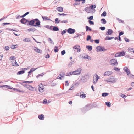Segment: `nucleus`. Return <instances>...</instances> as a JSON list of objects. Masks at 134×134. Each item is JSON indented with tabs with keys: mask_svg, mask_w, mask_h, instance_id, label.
<instances>
[{
	"mask_svg": "<svg viewBox=\"0 0 134 134\" xmlns=\"http://www.w3.org/2000/svg\"><path fill=\"white\" fill-rule=\"evenodd\" d=\"M20 21V22L23 24H25L27 23V25H29L31 26L38 27H40L42 26L41 25L40 21L37 18L32 19L31 20H28L24 18V17Z\"/></svg>",
	"mask_w": 134,
	"mask_h": 134,
	"instance_id": "f257e3e1",
	"label": "nucleus"
},
{
	"mask_svg": "<svg viewBox=\"0 0 134 134\" xmlns=\"http://www.w3.org/2000/svg\"><path fill=\"white\" fill-rule=\"evenodd\" d=\"M92 107L91 104L86 105L82 109V111L83 113H85L92 108Z\"/></svg>",
	"mask_w": 134,
	"mask_h": 134,
	"instance_id": "f03ea898",
	"label": "nucleus"
},
{
	"mask_svg": "<svg viewBox=\"0 0 134 134\" xmlns=\"http://www.w3.org/2000/svg\"><path fill=\"white\" fill-rule=\"evenodd\" d=\"M116 79L114 77L111 76L110 78H108L107 79L106 81L107 83L108 82H110L111 83H115L117 81Z\"/></svg>",
	"mask_w": 134,
	"mask_h": 134,
	"instance_id": "7ed1b4c3",
	"label": "nucleus"
},
{
	"mask_svg": "<svg viewBox=\"0 0 134 134\" xmlns=\"http://www.w3.org/2000/svg\"><path fill=\"white\" fill-rule=\"evenodd\" d=\"M82 70V69L80 68H79L76 70L72 72V74H73V75H79L81 73Z\"/></svg>",
	"mask_w": 134,
	"mask_h": 134,
	"instance_id": "20e7f679",
	"label": "nucleus"
},
{
	"mask_svg": "<svg viewBox=\"0 0 134 134\" xmlns=\"http://www.w3.org/2000/svg\"><path fill=\"white\" fill-rule=\"evenodd\" d=\"M96 49L97 50V52L104 51L107 50L106 49H105L104 46H97L96 48Z\"/></svg>",
	"mask_w": 134,
	"mask_h": 134,
	"instance_id": "39448f33",
	"label": "nucleus"
},
{
	"mask_svg": "<svg viewBox=\"0 0 134 134\" xmlns=\"http://www.w3.org/2000/svg\"><path fill=\"white\" fill-rule=\"evenodd\" d=\"M88 77V74H85L84 76H82L80 79L81 82H86L87 80V78Z\"/></svg>",
	"mask_w": 134,
	"mask_h": 134,
	"instance_id": "423d86ee",
	"label": "nucleus"
},
{
	"mask_svg": "<svg viewBox=\"0 0 134 134\" xmlns=\"http://www.w3.org/2000/svg\"><path fill=\"white\" fill-rule=\"evenodd\" d=\"M109 62L113 66L115 65L116 64V65H117L118 64V63L116 58H114L111 60Z\"/></svg>",
	"mask_w": 134,
	"mask_h": 134,
	"instance_id": "0eeeda50",
	"label": "nucleus"
},
{
	"mask_svg": "<svg viewBox=\"0 0 134 134\" xmlns=\"http://www.w3.org/2000/svg\"><path fill=\"white\" fill-rule=\"evenodd\" d=\"M20 69L22 70H20L17 73V75H19L25 73V71L27 69L26 68H21Z\"/></svg>",
	"mask_w": 134,
	"mask_h": 134,
	"instance_id": "6e6552de",
	"label": "nucleus"
},
{
	"mask_svg": "<svg viewBox=\"0 0 134 134\" xmlns=\"http://www.w3.org/2000/svg\"><path fill=\"white\" fill-rule=\"evenodd\" d=\"M124 71L127 74L129 77L130 75L131 74V72L129 69L126 66L125 67L123 68Z\"/></svg>",
	"mask_w": 134,
	"mask_h": 134,
	"instance_id": "1a4fd4ad",
	"label": "nucleus"
},
{
	"mask_svg": "<svg viewBox=\"0 0 134 134\" xmlns=\"http://www.w3.org/2000/svg\"><path fill=\"white\" fill-rule=\"evenodd\" d=\"M76 32L75 29L71 28H69L67 29V32L70 34L74 33Z\"/></svg>",
	"mask_w": 134,
	"mask_h": 134,
	"instance_id": "9d476101",
	"label": "nucleus"
},
{
	"mask_svg": "<svg viewBox=\"0 0 134 134\" xmlns=\"http://www.w3.org/2000/svg\"><path fill=\"white\" fill-rule=\"evenodd\" d=\"M65 75V73L64 72H61L60 73L59 76L57 77V78L60 80H62V77H64Z\"/></svg>",
	"mask_w": 134,
	"mask_h": 134,
	"instance_id": "9b49d317",
	"label": "nucleus"
},
{
	"mask_svg": "<svg viewBox=\"0 0 134 134\" xmlns=\"http://www.w3.org/2000/svg\"><path fill=\"white\" fill-rule=\"evenodd\" d=\"M113 32V31L111 29H108V31L106 32L105 35H111Z\"/></svg>",
	"mask_w": 134,
	"mask_h": 134,
	"instance_id": "f8f14e48",
	"label": "nucleus"
},
{
	"mask_svg": "<svg viewBox=\"0 0 134 134\" xmlns=\"http://www.w3.org/2000/svg\"><path fill=\"white\" fill-rule=\"evenodd\" d=\"M96 6L95 5H91L89 7H87L85 9H90L91 10H93V11H95V10L94 9V8L96 7Z\"/></svg>",
	"mask_w": 134,
	"mask_h": 134,
	"instance_id": "ddd939ff",
	"label": "nucleus"
},
{
	"mask_svg": "<svg viewBox=\"0 0 134 134\" xmlns=\"http://www.w3.org/2000/svg\"><path fill=\"white\" fill-rule=\"evenodd\" d=\"M34 50L36 52L42 54V50H40L38 48H37L36 47H34Z\"/></svg>",
	"mask_w": 134,
	"mask_h": 134,
	"instance_id": "4468645a",
	"label": "nucleus"
},
{
	"mask_svg": "<svg viewBox=\"0 0 134 134\" xmlns=\"http://www.w3.org/2000/svg\"><path fill=\"white\" fill-rule=\"evenodd\" d=\"M113 72L112 71H108L105 72L104 74V75L105 76H108L111 75L112 74Z\"/></svg>",
	"mask_w": 134,
	"mask_h": 134,
	"instance_id": "2eb2a0df",
	"label": "nucleus"
},
{
	"mask_svg": "<svg viewBox=\"0 0 134 134\" xmlns=\"http://www.w3.org/2000/svg\"><path fill=\"white\" fill-rule=\"evenodd\" d=\"M84 54L85 55L84 57H83V58L88 59L89 60H91V58L90 56H89L86 54L85 53Z\"/></svg>",
	"mask_w": 134,
	"mask_h": 134,
	"instance_id": "dca6fc26",
	"label": "nucleus"
},
{
	"mask_svg": "<svg viewBox=\"0 0 134 134\" xmlns=\"http://www.w3.org/2000/svg\"><path fill=\"white\" fill-rule=\"evenodd\" d=\"M39 119L41 120H43L44 119V115L43 114H41L38 116Z\"/></svg>",
	"mask_w": 134,
	"mask_h": 134,
	"instance_id": "f3484780",
	"label": "nucleus"
},
{
	"mask_svg": "<svg viewBox=\"0 0 134 134\" xmlns=\"http://www.w3.org/2000/svg\"><path fill=\"white\" fill-rule=\"evenodd\" d=\"M86 29V31H91V32L92 31V29L90 28L89 26H86L85 27Z\"/></svg>",
	"mask_w": 134,
	"mask_h": 134,
	"instance_id": "a211bd4d",
	"label": "nucleus"
},
{
	"mask_svg": "<svg viewBox=\"0 0 134 134\" xmlns=\"http://www.w3.org/2000/svg\"><path fill=\"white\" fill-rule=\"evenodd\" d=\"M86 48L89 51H91L92 49V47L91 45H87Z\"/></svg>",
	"mask_w": 134,
	"mask_h": 134,
	"instance_id": "6ab92c4d",
	"label": "nucleus"
},
{
	"mask_svg": "<svg viewBox=\"0 0 134 134\" xmlns=\"http://www.w3.org/2000/svg\"><path fill=\"white\" fill-rule=\"evenodd\" d=\"M27 88L30 90L33 91V89L34 88V87H32L30 85H28L27 86Z\"/></svg>",
	"mask_w": 134,
	"mask_h": 134,
	"instance_id": "aec40b11",
	"label": "nucleus"
},
{
	"mask_svg": "<svg viewBox=\"0 0 134 134\" xmlns=\"http://www.w3.org/2000/svg\"><path fill=\"white\" fill-rule=\"evenodd\" d=\"M42 18L43 19V21H46L47 20H49L51 21H52L53 22H54V21H53L50 19V18H49V17H42Z\"/></svg>",
	"mask_w": 134,
	"mask_h": 134,
	"instance_id": "412c9836",
	"label": "nucleus"
},
{
	"mask_svg": "<svg viewBox=\"0 0 134 134\" xmlns=\"http://www.w3.org/2000/svg\"><path fill=\"white\" fill-rule=\"evenodd\" d=\"M120 56H123L125 55V52L124 51H122L119 52Z\"/></svg>",
	"mask_w": 134,
	"mask_h": 134,
	"instance_id": "4be33fe9",
	"label": "nucleus"
},
{
	"mask_svg": "<svg viewBox=\"0 0 134 134\" xmlns=\"http://www.w3.org/2000/svg\"><path fill=\"white\" fill-rule=\"evenodd\" d=\"M2 87H5L7 88H9V89H12V90L14 91H16V88H13V87H10V86L9 85H5V86H2Z\"/></svg>",
	"mask_w": 134,
	"mask_h": 134,
	"instance_id": "5701e85b",
	"label": "nucleus"
},
{
	"mask_svg": "<svg viewBox=\"0 0 134 134\" xmlns=\"http://www.w3.org/2000/svg\"><path fill=\"white\" fill-rule=\"evenodd\" d=\"M114 38L113 37H110L108 36H107L105 38L104 40H110Z\"/></svg>",
	"mask_w": 134,
	"mask_h": 134,
	"instance_id": "b1692460",
	"label": "nucleus"
},
{
	"mask_svg": "<svg viewBox=\"0 0 134 134\" xmlns=\"http://www.w3.org/2000/svg\"><path fill=\"white\" fill-rule=\"evenodd\" d=\"M23 41L24 42H31V41L30 38H25L23 40Z\"/></svg>",
	"mask_w": 134,
	"mask_h": 134,
	"instance_id": "393cba45",
	"label": "nucleus"
},
{
	"mask_svg": "<svg viewBox=\"0 0 134 134\" xmlns=\"http://www.w3.org/2000/svg\"><path fill=\"white\" fill-rule=\"evenodd\" d=\"M14 62L12 63V65L13 66H19V65L17 63L16 60L14 61Z\"/></svg>",
	"mask_w": 134,
	"mask_h": 134,
	"instance_id": "a878e982",
	"label": "nucleus"
},
{
	"mask_svg": "<svg viewBox=\"0 0 134 134\" xmlns=\"http://www.w3.org/2000/svg\"><path fill=\"white\" fill-rule=\"evenodd\" d=\"M59 30V29L57 26H53V31H57Z\"/></svg>",
	"mask_w": 134,
	"mask_h": 134,
	"instance_id": "bb28decb",
	"label": "nucleus"
},
{
	"mask_svg": "<svg viewBox=\"0 0 134 134\" xmlns=\"http://www.w3.org/2000/svg\"><path fill=\"white\" fill-rule=\"evenodd\" d=\"M108 93L104 92L102 93V96L103 97H105L109 94Z\"/></svg>",
	"mask_w": 134,
	"mask_h": 134,
	"instance_id": "cd10ccee",
	"label": "nucleus"
},
{
	"mask_svg": "<svg viewBox=\"0 0 134 134\" xmlns=\"http://www.w3.org/2000/svg\"><path fill=\"white\" fill-rule=\"evenodd\" d=\"M100 21L102 24H105L107 23L106 20H105V19L104 18H102V19H101L100 20Z\"/></svg>",
	"mask_w": 134,
	"mask_h": 134,
	"instance_id": "c85d7f7f",
	"label": "nucleus"
},
{
	"mask_svg": "<svg viewBox=\"0 0 134 134\" xmlns=\"http://www.w3.org/2000/svg\"><path fill=\"white\" fill-rule=\"evenodd\" d=\"M56 9L57 10L60 12H62L63 10V8L62 7H58Z\"/></svg>",
	"mask_w": 134,
	"mask_h": 134,
	"instance_id": "c756f323",
	"label": "nucleus"
},
{
	"mask_svg": "<svg viewBox=\"0 0 134 134\" xmlns=\"http://www.w3.org/2000/svg\"><path fill=\"white\" fill-rule=\"evenodd\" d=\"M59 51V49L57 46H55L54 48V51L56 53Z\"/></svg>",
	"mask_w": 134,
	"mask_h": 134,
	"instance_id": "7c9ffc66",
	"label": "nucleus"
},
{
	"mask_svg": "<svg viewBox=\"0 0 134 134\" xmlns=\"http://www.w3.org/2000/svg\"><path fill=\"white\" fill-rule=\"evenodd\" d=\"M105 104L108 107L111 106V103L109 102H106L105 103Z\"/></svg>",
	"mask_w": 134,
	"mask_h": 134,
	"instance_id": "2f4dec72",
	"label": "nucleus"
},
{
	"mask_svg": "<svg viewBox=\"0 0 134 134\" xmlns=\"http://www.w3.org/2000/svg\"><path fill=\"white\" fill-rule=\"evenodd\" d=\"M39 91L40 92H43L44 90V88H42L41 87H40V86L39 87Z\"/></svg>",
	"mask_w": 134,
	"mask_h": 134,
	"instance_id": "473e14b6",
	"label": "nucleus"
},
{
	"mask_svg": "<svg viewBox=\"0 0 134 134\" xmlns=\"http://www.w3.org/2000/svg\"><path fill=\"white\" fill-rule=\"evenodd\" d=\"M86 96V95L85 94L83 93L82 94H80V97L82 98H85Z\"/></svg>",
	"mask_w": 134,
	"mask_h": 134,
	"instance_id": "72a5a7b5",
	"label": "nucleus"
},
{
	"mask_svg": "<svg viewBox=\"0 0 134 134\" xmlns=\"http://www.w3.org/2000/svg\"><path fill=\"white\" fill-rule=\"evenodd\" d=\"M48 40L50 43L54 44V42L50 38H48Z\"/></svg>",
	"mask_w": 134,
	"mask_h": 134,
	"instance_id": "f704fd0d",
	"label": "nucleus"
},
{
	"mask_svg": "<svg viewBox=\"0 0 134 134\" xmlns=\"http://www.w3.org/2000/svg\"><path fill=\"white\" fill-rule=\"evenodd\" d=\"M67 32V29H65L63 31H62L61 32V34L62 35H63L64 34L66 33V32Z\"/></svg>",
	"mask_w": 134,
	"mask_h": 134,
	"instance_id": "c9c22d12",
	"label": "nucleus"
},
{
	"mask_svg": "<svg viewBox=\"0 0 134 134\" xmlns=\"http://www.w3.org/2000/svg\"><path fill=\"white\" fill-rule=\"evenodd\" d=\"M18 45L17 44H16V45H12V47H11V48L12 49H15L16 48L18 47Z\"/></svg>",
	"mask_w": 134,
	"mask_h": 134,
	"instance_id": "e433bc0d",
	"label": "nucleus"
},
{
	"mask_svg": "<svg viewBox=\"0 0 134 134\" xmlns=\"http://www.w3.org/2000/svg\"><path fill=\"white\" fill-rule=\"evenodd\" d=\"M113 69L117 72L120 71V69L117 67H114L113 68Z\"/></svg>",
	"mask_w": 134,
	"mask_h": 134,
	"instance_id": "4c0bfd02",
	"label": "nucleus"
},
{
	"mask_svg": "<svg viewBox=\"0 0 134 134\" xmlns=\"http://www.w3.org/2000/svg\"><path fill=\"white\" fill-rule=\"evenodd\" d=\"M133 49H134V48H132L130 47L128 49V50L129 51L134 53V50Z\"/></svg>",
	"mask_w": 134,
	"mask_h": 134,
	"instance_id": "58836bf2",
	"label": "nucleus"
},
{
	"mask_svg": "<svg viewBox=\"0 0 134 134\" xmlns=\"http://www.w3.org/2000/svg\"><path fill=\"white\" fill-rule=\"evenodd\" d=\"M16 92H22V93H24V91L22 90H20L19 89L16 88Z\"/></svg>",
	"mask_w": 134,
	"mask_h": 134,
	"instance_id": "ea45409f",
	"label": "nucleus"
},
{
	"mask_svg": "<svg viewBox=\"0 0 134 134\" xmlns=\"http://www.w3.org/2000/svg\"><path fill=\"white\" fill-rule=\"evenodd\" d=\"M91 37L89 35L87 36V38L86 39V41H88L91 40Z\"/></svg>",
	"mask_w": 134,
	"mask_h": 134,
	"instance_id": "a19ab883",
	"label": "nucleus"
},
{
	"mask_svg": "<svg viewBox=\"0 0 134 134\" xmlns=\"http://www.w3.org/2000/svg\"><path fill=\"white\" fill-rule=\"evenodd\" d=\"M60 22V20H59V19L58 18H56L55 20V23L56 24H58V23H59Z\"/></svg>",
	"mask_w": 134,
	"mask_h": 134,
	"instance_id": "79ce46f5",
	"label": "nucleus"
},
{
	"mask_svg": "<svg viewBox=\"0 0 134 134\" xmlns=\"http://www.w3.org/2000/svg\"><path fill=\"white\" fill-rule=\"evenodd\" d=\"M37 68H31L30 70V71L32 73L33 72H34L35 71Z\"/></svg>",
	"mask_w": 134,
	"mask_h": 134,
	"instance_id": "37998d69",
	"label": "nucleus"
},
{
	"mask_svg": "<svg viewBox=\"0 0 134 134\" xmlns=\"http://www.w3.org/2000/svg\"><path fill=\"white\" fill-rule=\"evenodd\" d=\"M88 21L90 25H94V23L93 21H91V20H88Z\"/></svg>",
	"mask_w": 134,
	"mask_h": 134,
	"instance_id": "c03bdc74",
	"label": "nucleus"
},
{
	"mask_svg": "<svg viewBox=\"0 0 134 134\" xmlns=\"http://www.w3.org/2000/svg\"><path fill=\"white\" fill-rule=\"evenodd\" d=\"M6 29L9 30L10 31H15L17 32L18 31V30H13V29L8 28H6Z\"/></svg>",
	"mask_w": 134,
	"mask_h": 134,
	"instance_id": "a18cd8bd",
	"label": "nucleus"
},
{
	"mask_svg": "<svg viewBox=\"0 0 134 134\" xmlns=\"http://www.w3.org/2000/svg\"><path fill=\"white\" fill-rule=\"evenodd\" d=\"M71 61L72 62H70L68 65V66L69 67H71L72 64H74L75 62V61L74 60L73 61L72 60Z\"/></svg>",
	"mask_w": 134,
	"mask_h": 134,
	"instance_id": "49530a36",
	"label": "nucleus"
},
{
	"mask_svg": "<svg viewBox=\"0 0 134 134\" xmlns=\"http://www.w3.org/2000/svg\"><path fill=\"white\" fill-rule=\"evenodd\" d=\"M116 19L117 20H118V21L120 23L121 22L122 23H124V22L123 20L121 19H120L117 17H116Z\"/></svg>",
	"mask_w": 134,
	"mask_h": 134,
	"instance_id": "de8ad7c7",
	"label": "nucleus"
},
{
	"mask_svg": "<svg viewBox=\"0 0 134 134\" xmlns=\"http://www.w3.org/2000/svg\"><path fill=\"white\" fill-rule=\"evenodd\" d=\"M28 75L27 77V78H29V77H31V76H30L32 73L30 70L28 72Z\"/></svg>",
	"mask_w": 134,
	"mask_h": 134,
	"instance_id": "09e8293b",
	"label": "nucleus"
},
{
	"mask_svg": "<svg viewBox=\"0 0 134 134\" xmlns=\"http://www.w3.org/2000/svg\"><path fill=\"white\" fill-rule=\"evenodd\" d=\"M78 47L80 48V47L79 45H77L74 46L73 47V48L74 49H77V48Z\"/></svg>",
	"mask_w": 134,
	"mask_h": 134,
	"instance_id": "8fccbe9b",
	"label": "nucleus"
},
{
	"mask_svg": "<svg viewBox=\"0 0 134 134\" xmlns=\"http://www.w3.org/2000/svg\"><path fill=\"white\" fill-rule=\"evenodd\" d=\"M10 24V23H3L1 25L2 26H5L7 25H9Z\"/></svg>",
	"mask_w": 134,
	"mask_h": 134,
	"instance_id": "3c124183",
	"label": "nucleus"
},
{
	"mask_svg": "<svg viewBox=\"0 0 134 134\" xmlns=\"http://www.w3.org/2000/svg\"><path fill=\"white\" fill-rule=\"evenodd\" d=\"M66 53V52L65 50H63L61 51V54L62 55H63Z\"/></svg>",
	"mask_w": 134,
	"mask_h": 134,
	"instance_id": "603ef678",
	"label": "nucleus"
},
{
	"mask_svg": "<svg viewBox=\"0 0 134 134\" xmlns=\"http://www.w3.org/2000/svg\"><path fill=\"white\" fill-rule=\"evenodd\" d=\"M125 56L126 57H127L130 59H131L129 55L127 53H125Z\"/></svg>",
	"mask_w": 134,
	"mask_h": 134,
	"instance_id": "864d4df0",
	"label": "nucleus"
},
{
	"mask_svg": "<svg viewBox=\"0 0 134 134\" xmlns=\"http://www.w3.org/2000/svg\"><path fill=\"white\" fill-rule=\"evenodd\" d=\"M5 85H0V87L2 88L3 90H5V88H7L8 89H9L8 88H7L5 87H2V86H5Z\"/></svg>",
	"mask_w": 134,
	"mask_h": 134,
	"instance_id": "5fc2aeb1",
	"label": "nucleus"
},
{
	"mask_svg": "<svg viewBox=\"0 0 134 134\" xmlns=\"http://www.w3.org/2000/svg\"><path fill=\"white\" fill-rule=\"evenodd\" d=\"M47 99H44L43 101V103L44 104H47Z\"/></svg>",
	"mask_w": 134,
	"mask_h": 134,
	"instance_id": "6e6d98bb",
	"label": "nucleus"
},
{
	"mask_svg": "<svg viewBox=\"0 0 134 134\" xmlns=\"http://www.w3.org/2000/svg\"><path fill=\"white\" fill-rule=\"evenodd\" d=\"M106 12L105 11H104L103 13L101 14L102 16H106Z\"/></svg>",
	"mask_w": 134,
	"mask_h": 134,
	"instance_id": "4d7b16f0",
	"label": "nucleus"
},
{
	"mask_svg": "<svg viewBox=\"0 0 134 134\" xmlns=\"http://www.w3.org/2000/svg\"><path fill=\"white\" fill-rule=\"evenodd\" d=\"M15 59H16V58L15 56H12L10 57V58L9 59V60H15Z\"/></svg>",
	"mask_w": 134,
	"mask_h": 134,
	"instance_id": "13d9d810",
	"label": "nucleus"
},
{
	"mask_svg": "<svg viewBox=\"0 0 134 134\" xmlns=\"http://www.w3.org/2000/svg\"><path fill=\"white\" fill-rule=\"evenodd\" d=\"M94 42L96 44H98L99 42V39H96L94 40Z\"/></svg>",
	"mask_w": 134,
	"mask_h": 134,
	"instance_id": "bf43d9fd",
	"label": "nucleus"
},
{
	"mask_svg": "<svg viewBox=\"0 0 134 134\" xmlns=\"http://www.w3.org/2000/svg\"><path fill=\"white\" fill-rule=\"evenodd\" d=\"M24 82H25V83H31L33 82V81H24Z\"/></svg>",
	"mask_w": 134,
	"mask_h": 134,
	"instance_id": "052dcab7",
	"label": "nucleus"
},
{
	"mask_svg": "<svg viewBox=\"0 0 134 134\" xmlns=\"http://www.w3.org/2000/svg\"><path fill=\"white\" fill-rule=\"evenodd\" d=\"M129 78H132L134 79V75L131 74L129 76Z\"/></svg>",
	"mask_w": 134,
	"mask_h": 134,
	"instance_id": "680f3d73",
	"label": "nucleus"
},
{
	"mask_svg": "<svg viewBox=\"0 0 134 134\" xmlns=\"http://www.w3.org/2000/svg\"><path fill=\"white\" fill-rule=\"evenodd\" d=\"M99 29L102 31H104L105 29V27H99Z\"/></svg>",
	"mask_w": 134,
	"mask_h": 134,
	"instance_id": "e2e57ef3",
	"label": "nucleus"
},
{
	"mask_svg": "<svg viewBox=\"0 0 134 134\" xmlns=\"http://www.w3.org/2000/svg\"><path fill=\"white\" fill-rule=\"evenodd\" d=\"M9 47L8 46H5L4 49L6 51L8 50L9 49Z\"/></svg>",
	"mask_w": 134,
	"mask_h": 134,
	"instance_id": "0e129e2a",
	"label": "nucleus"
},
{
	"mask_svg": "<svg viewBox=\"0 0 134 134\" xmlns=\"http://www.w3.org/2000/svg\"><path fill=\"white\" fill-rule=\"evenodd\" d=\"M124 32L123 31H122L120 32L119 33L118 36H120L124 34Z\"/></svg>",
	"mask_w": 134,
	"mask_h": 134,
	"instance_id": "69168bd1",
	"label": "nucleus"
},
{
	"mask_svg": "<svg viewBox=\"0 0 134 134\" xmlns=\"http://www.w3.org/2000/svg\"><path fill=\"white\" fill-rule=\"evenodd\" d=\"M60 22L62 23H68V21L67 20H64L61 21Z\"/></svg>",
	"mask_w": 134,
	"mask_h": 134,
	"instance_id": "338daca9",
	"label": "nucleus"
},
{
	"mask_svg": "<svg viewBox=\"0 0 134 134\" xmlns=\"http://www.w3.org/2000/svg\"><path fill=\"white\" fill-rule=\"evenodd\" d=\"M124 40H125V41L126 42H129V41H130V40L129 39L127 38L126 37L124 38Z\"/></svg>",
	"mask_w": 134,
	"mask_h": 134,
	"instance_id": "774afa93",
	"label": "nucleus"
}]
</instances>
